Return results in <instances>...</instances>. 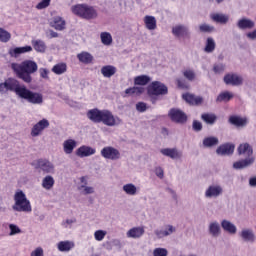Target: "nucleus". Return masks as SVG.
Instances as JSON below:
<instances>
[{
  "label": "nucleus",
  "mask_w": 256,
  "mask_h": 256,
  "mask_svg": "<svg viewBox=\"0 0 256 256\" xmlns=\"http://www.w3.org/2000/svg\"><path fill=\"white\" fill-rule=\"evenodd\" d=\"M73 247H75V243L68 241V240L60 241L57 244L58 251H61V253H67V252L71 251V249H73Z\"/></svg>",
  "instance_id": "412c9836"
},
{
  "label": "nucleus",
  "mask_w": 256,
  "mask_h": 256,
  "mask_svg": "<svg viewBox=\"0 0 256 256\" xmlns=\"http://www.w3.org/2000/svg\"><path fill=\"white\" fill-rule=\"evenodd\" d=\"M143 91H145V89H143V87H137L134 86V95H141L143 93Z\"/></svg>",
  "instance_id": "052dcab7"
},
{
  "label": "nucleus",
  "mask_w": 256,
  "mask_h": 256,
  "mask_svg": "<svg viewBox=\"0 0 256 256\" xmlns=\"http://www.w3.org/2000/svg\"><path fill=\"white\" fill-rule=\"evenodd\" d=\"M201 119L204 121V123H206V125H215L217 121V115L213 113H203L201 115Z\"/></svg>",
  "instance_id": "cd10ccee"
},
{
  "label": "nucleus",
  "mask_w": 256,
  "mask_h": 256,
  "mask_svg": "<svg viewBox=\"0 0 256 256\" xmlns=\"http://www.w3.org/2000/svg\"><path fill=\"white\" fill-rule=\"evenodd\" d=\"M162 155L166 157H170L171 159H179L180 155L177 149L173 148H165L161 150Z\"/></svg>",
  "instance_id": "7c9ffc66"
},
{
  "label": "nucleus",
  "mask_w": 256,
  "mask_h": 256,
  "mask_svg": "<svg viewBox=\"0 0 256 256\" xmlns=\"http://www.w3.org/2000/svg\"><path fill=\"white\" fill-rule=\"evenodd\" d=\"M14 201L15 203L12 206L14 211H18L19 213H31V202L27 199V196L22 190H19L14 194Z\"/></svg>",
  "instance_id": "423d86ee"
},
{
  "label": "nucleus",
  "mask_w": 256,
  "mask_h": 256,
  "mask_svg": "<svg viewBox=\"0 0 256 256\" xmlns=\"http://www.w3.org/2000/svg\"><path fill=\"white\" fill-rule=\"evenodd\" d=\"M209 231L213 237H217L221 231V228L217 223L214 222L210 224Z\"/></svg>",
  "instance_id": "37998d69"
},
{
  "label": "nucleus",
  "mask_w": 256,
  "mask_h": 256,
  "mask_svg": "<svg viewBox=\"0 0 256 256\" xmlns=\"http://www.w3.org/2000/svg\"><path fill=\"white\" fill-rule=\"evenodd\" d=\"M51 5V0H42L36 5V9H47Z\"/></svg>",
  "instance_id": "49530a36"
},
{
  "label": "nucleus",
  "mask_w": 256,
  "mask_h": 256,
  "mask_svg": "<svg viewBox=\"0 0 256 256\" xmlns=\"http://www.w3.org/2000/svg\"><path fill=\"white\" fill-rule=\"evenodd\" d=\"M49 33H50L49 39H55V38L59 37V33L55 32L53 30H50Z\"/></svg>",
  "instance_id": "680f3d73"
},
{
  "label": "nucleus",
  "mask_w": 256,
  "mask_h": 256,
  "mask_svg": "<svg viewBox=\"0 0 256 256\" xmlns=\"http://www.w3.org/2000/svg\"><path fill=\"white\" fill-rule=\"evenodd\" d=\"M221 225H222V228L224 229V231H227L228 233H231L232 235H235V233H237V227H235V225H233L231 222H229L227 220H223Z\"/></svg>",
  "instance_id": "72a5a7b5"
},
{
  "label": "nucleus",
  "mask_w": 256,
  "mask_h": 256,
  "mask_svg": "<svg viewBox=\"0 0 256 256\" xmlns=\"http://www.w3.org/2000/svg\"><path fill=\"white\" fill-rule=\"evenodd\" d=\"M172 33L175 37H184L185 39H191V34L187 27L183 25H177L172 28Z\"/></svg>",
  "instance_id": "ddd939ff"
},
{
  "label": "nucleus",
  "mask_w": 256,
  "mask_h": 256,
  "mask_svg": "<svg viewBox=\"0 0 256 256\" xmlns=\"http://www.w3.org/2000/svg\"><path fill=\"white\" fill-rule=\"evenodd\" d=\"M247 37H248L249 39H256V30H254V31H252V32H249V33L247 34Z\"/></svg>",
  "instance_id": "69168bd1"
},
{
  "label": "nucleus",
  "mask_w": 256,
  "mask_h": 256,
  "mask_svg": "<svg viewBox=\"0 0 256 256\" xmlns=\"http://www.w3.org/2000/svg\"><path fill=\"white\" fill-rule=\"evenodd\" d=\"M52 73L55 75H63V73H67V64L66 63H58L53 66Z\"/></svg>",
  "instance_id": "2f4dec72"
},
{
  "label": "nucleus",
  "mask_w": 256,
  "mask_h": 256,
  "mask_svg": "<svg viewBox=\"0 0 256 256\" xmlns=\"http://www.w3.org/2000/svg\"><path fill=\"white\" fill-rule=\"evenodd\" d=\"M106 235H107V232H105L103 230H97L94 233V237H95L96 241H103V239H105Z\"/></svg>",
  "instance_id": "09e8293b"
},
{
  "label": "nucleus",
  "mask_w": 256,
  "mask_h": 256,
  "mask_svg": "<svg viewBox=\"0 0 256 256\" xmlns=\"http://www.w3.org/2000/svg\"><path fill=\"white\" fill-rule=\"evenodd\" d=\"M183 75L188 81H194L195 80V72L193 70H185L183 72Z\"/></svg>",
  "instance_id": "8fccbe9b"
},
{
  "label": "nucleus",
  "mask_w": 256,
  "mask_h": 256,
  "mask_svg": "<svg viewBox=\"0 0 256 256\" xmlns=\"http://www.w3.org/2000/svg\"><path fill=\"white\" fill-rule=\"evenodd\" d=\"M144 23L149 31L157 29V19H155V16H145Z\"/></svg>",
  "instance_id": "a878e982"
},
{
  "label": "nucleus",
  "mask_w": 256,
  "mask_h": 256,
  "mask_svg": "<svg viewBox=\"0 0 256 256\" xmlns=\"http://www.w3.org/2000/svg\"><path fill=\"white\" fill-rule=\"evenodd\" d=\"M123 191L126 193V195H137V187L135 184H125L123 186Z\"/></svg>",
  "instance_id": "ea45409f"
},
{
  "label": "nucleus",
  "mask_w": 256,
  "mask_h": 256,
  "mask_svg": "<svg viewBox=\"0 0 256 256\" xmlns=\"http://www.w3.org/2000/svg\"><path fill=\"white\" fill-rule=\"evenodd\" d=\"M31 256H44L43 248L38 247L34 251L31 252Z\"/></svg>",
  "instance_id": "13d9d810"
},
{
  "label": "nucleus",
  "mask_w": 256,
  "mask_h": 256,
  "mask_svg": "<svg viewBox=\"0 0 256 256\" xmlns=\"http://www.w3.org/2000/svg\"><path fill=\"white\" fill-rule=\"evenodd\" d=\"M31 51H33V47H31V46H24V47L11 48L8 51V53H9L10 57H14L15 59H17V57L22 55V53H29Z\"/></svg>",
  "instance_id": "4468645a"
},
{
  "label": "nucleus",
  "mask_w": 256,
  "mask_h": 256,
  "mask_svg": "<svg viewBox=\"0 0 256 256\" xmlns=\"http://www.w3.org/2000/svg\"><path fill=\"white\" fill-rule=\"evenodd\" d=\"M199 29L201 33H213V31H215V27L209 24H202L199 26Z\"/></svg>",
  "instance_id": "a18cd8bd"
},
{
  "label": "nucleus",
  "mask_w": 256,
  "mask_h": 256,
  "mask_svg": "<svg viewBox=\"0 0 256 256\" xmlns=\"http://www.w3.org/2000/svg\"><path fill=\"white\" fill-rule=\"evenodd\" d=\"M126 95H135V87H130L125 90Z\"/></svg>",
  "instance_id": "e2e57ef3"
},
{
  "label": "nucleus",
  "mask_w": 256,
  "mask_h": 256,
  "mask_svg": "<svg viewBox=\"0 0 256 256\" xmlns=\"http://www.w3.org/2000/svg\"><path fill=\"white\" fill-rule=\"evenodd\" d=\"M154 256H167V249L165 248H156L153 251Z\"/></svg>",
  "instance_id": "603ef678"
},
{
  "label": "nucleus",
  "mask_w": 256,
  "mask_h": 256,
  "mask_svg": "<svg viewBox=\"0 0 256 256\" xmlns=\"http://www.w3.org/2000/svg\"><path fill=\"white\" fill-rule=\"evenodd\" d=\"M47 128H49V120L44 118L32 127L31 136L39 137V135H41V133H43V131H45Z\"/></svg>",
  "instance_id": "9d476101"
},
{
  "label": "nucleus",
  "mask_w": 256,
  "mask_h": 256,
  "mask_svg": "<svg viewBox=\"0 0 256 256\" xmlns=\"http://www.w3.org/2000/svg\"><path fill=\"white\" fill-rule=\"evenodd\" d=\"M7 91L16 93L20 99H25L32 105H41L43 103V95L41 93L29 90L27 86L21 85L19 80L15 78H8L5 82L0 83V93H7Z\"/></svg>",
  "instance_id": "f257e3e1"
},
{
  "label": "nucleus",
  "mask_w": 256,
  "mask_h": 256,
  "mask_svg": "<svg viewBox=\"0 0 256 256\" xmlns=\"http://www.w3.org/2000/svg\"><path fill=\"white\" fill-rule=\"evenodd\" d=\"M182 99L188 103V105L199 106L203 103V97L195 96L189 92L182 94Z\"/></svg>",
  "instance_id": "f8f14e48"
},
{
  "label": "nucleus",
  "mask_w": 256,
  "mask_h": 256,
  "mask_svg": "<svg viewBox=\"0 0 256 256\" xmlns=\"http://www.w3.org/2000/svg\"><path fill=\"white\" fill-rule=\"evenodd\" d=\"M84 191L86 195H89L93 193L94 190H93V187H85Z\"/></svg>",
  "instance_id": "338daca9"
},
{
  "label": "nucleus",
  "mask_w": 256,
  "mask_h": 256,
  "mask_svg": "<svg viewBox=\"0 0 256 256\" xmlns=\"http://www.w3.org/2000/svg\"><path fill=\"white\" fill-rule=\"evenodd\" d=\"M11 69L18 79H21L24 83H31V81H33L31 75H33V73H37V69H39V67L37 66V62L33 60H24L20 64L12 63Z\"/></svg>",
  "instance_id": "7ed1b4c3"
},
{
  "label": "nucleus",
  "mask_w": 256,
  "mask_h": 256,
  "mask_svg": "<svg viewBox=\"0 0 256 256\" xmlns=\"http://www.w3.org/2000/svg\"><path fill=\"white\" fill-rule=\"evenodd\" d=\"M234 151H235V145L223 144L217 148L216 153L218 155H233Z\"/></svg>",
  "instance_id": "a211bd4d"
},
{
  "label": "nucleus",
  "mask_w": 256,
  "mask_h": 256,
  "mask_svg": "<svg viewBox=\"0 0 256 256\" xmlns=\"http://www.w3.org/2000/svg\"><path fill=\"white\" fill-rule=\"evenodd\" d=\"M53 185H55V179L52 176H46L42 181V187L49 191V189H53Z\"/></svg>",
  "instance_id": "c9c22d12"
},
{
  "label": "nucleus",
  "mask_w": 256,
  "mask_h": 256,
  "mask_svg": "<svg viewBox=\"0 0 256 256\" xmlns=\"http://www.w3.org/2000/svg\"><path fill=\"white\" fill-rule=\"evenodd\" d=\"M238 155H243L246 159L234 162V169H245V167H250L255 163V157L253 156V147L249 143H242L237 148Z\"/></svg>",
  "instance_id": "20e7f679"
},
{
  "label": "nucleus",
  "mask_w": 256,
  "mask_h": 256,
  "mask_svg": "<svg viewBox=\"0 0 256 256\" xmlns=\"http://www.w3.org/2000/svg\"><path fill=\"white\" fill-rule=\"evenodd\" d=\"M31 45L36 53H45L47 51V44L41 39L32 40Z\"/></svg>",
  "instance_id": "aec40b11"
},
{
  "label": "nucleus",
  "mask_w": 256,
  "mask_h": 256,
  "mask_svg": "<svg viewBox=\"0 0 256 256\" xmlns=\"http://www.w3.org/2000/svg\"><path fill=\"white\" fill-rule=\"evenodd\" d=\"M192 127H193L194 131H201V129H203V124H201V122H199L197 120H194Z\"/></svg>",
  "instance_id": "6e6d98bb"
},
{
  "label": "nucleus",
  "mask_w": 256,
  "mask_h": 256,
  "mask_svg": "<svg viewBox=\"0 0 256 256\" xmlns=\"http://www.w3.org/2000/svg\"><path fill=\"white\" fill-rule=\"evenodd\" d=\"M77 59L80 63H84V65H89L93 63V55L89 52H81L77 54Z\"/></svg>",
  "instance_id": "393cba45"
},
{
  "label": "nucleus",
  "mask_w": 256,
  "mask_h": 256,
  "mask_svg": "<svg viewBox=\"0 0 256 256\" xmlns=\"http://www.w3.org/2000/svg\"><path fill=\"white\" fill-rule=\"evenodd\" d=\"M75 147H77V142L73 139L65 140L63 143V149H64V153H66V155H71V153H73V150L75 149Z\"/></svg>",
  "instance_id": "b1692460"
},
{
  "label": "nucleus",
  "mask_w": 256,
  "mask_h": 256,
  "mask_svg": "<svg viewBox=\"0 0 256 256\" xmlns=\"http://www.w3.org/2000/svg\"><path fill=\"white\" fill-rule=\"evenodd\" d=\"M167 93H169V88L159 81H153L147 87V95L150 97V101L153 105L159 101V95H167Z\"/></svg>",
  "instance_id": "39448f33"
},
{
  "label": "nucleus",
  "mask_w": 256,
  "mask_h": 256,
  "mask_svg": "<svg viewBox=\"0 0 256 256\" xmlns=\"http://www.w3.org/2000/svg\"><path fill=\"white\" fill-rule=\"evenodd\" d=\"M117 73V67L113 65H106L101 68V74L103 77H106L107 79H110V77H113Z\"/></svg>",
  "instance_id": "4be33fe9"
},
{
  "label": "nucleus",
  "mask_w": 256,
  "mask_h": 256,
  "mask_svg": "<svg viewBox=\"0 0 256 256\" xmlns=\"http://www.w3.org/2000/svg\"><path fill=\"white\" fill-rule=\"evenodd\" d=\"M100 153L104 159H109L110 161H117L118 159H121V152L113 146L104 147Z\"/></svg>",
  "instance_id": "6e6552de"
},
{
  "label": "nucleus",
  "mask_w": 256,
  "mask_h": 256,
  "mask_svg": "<svg viewBox=\"0 0 256 256\" xmlns=\"http://www.w3.org/2000/svg\"><path fill=\"white\" fill-rule=\"evenodd\" d=\"M95 153H97V150L89 146H81L76 151L78 157H90V155H95Z\"/></svg>",
  "instance_id": "6ab92c4d"
},
{
  "label": "nucleus",
  "mask_w": 256,
  "mask_h": 256,
  "mask_svg": "<svg viewBox=\"0 0 256 256\" xmlns=\"http://www.w3.org/2000/svg\"><path fill=\"white\" fill-rule=\"evenodd\" d=\"M224 83L226 85H232L233 87H239V85H243V77L237 74H226L224 76Z\"/></svg>",
  "instance_id": "9b49d317"
},
{
  "label": "nucleus",
  "mask_w": 256,
  "mask_h": 256,
  "mask_svg": "<svg viewBox=\"0 0 256 256\" xmlns=\"http://www.w3.org/2000/svg\"><path fill=\"white\" fill-rule=\"evenodd\" d=\"M230 125H234V127H246L248 120L247 118H243L237 115H232L228 119Z\"/></svg>",
  "instance_id": "dca6fc26"
},
{
  "label": "nucleus",
  "mask_w": 256,
  "mask_h": 256,
  "mask_svg": "<svg viewBox=\"0 0 256 256\" xmlns=\"http://www.w3.org/2000/svg\"><path fill=\"white\" fill-rule=\"evenodd\" d=\"M215 47H216L215 40H213V38H207L204 51L206 53H213L215 51Z\"/></svg>",
  "instance_id": "a19ab883"
},
{
  "label": "nucleus",
  "mask_w": 256,
  "mask_h": 256,
  "mask_svg": "<svg viewBox=\"0 0 256 256\" xmlns=\"http://www.w3.org/2000/svg\"><path fill=\"white\" fill-rule=\"evenodd\" d=\"M37 167L45 173H53V164L47 160L40 159L37 161Z\"/></svg>",
  "instance_id": "5701e85b"
},
{
  "label": "nucleus",
  "mask_w": 256,
  "mask_h": 256,
  "mask_svg": "<svg viewBox=\"0 0 256 256\" xmlns=\"http://www.w3.org/2000/svg\"><path fill=\"white\" fill-rule=\"evenodd\" d=\"M177 86L179 89H189V84H187V81L179 78L176 80Z\"/></svg>",
  "instance_id": "864d4df0"
},
{
  "label": "nucleus",
  "mask_w": 256,
  "mask_h": 256,
  "mask_svg": "<svg viewBox=\"0 0 256 256\" xmlns=\"http://www.w3.org/2000/svg\"><path fill=\"white\" fill-rule=\"evenodd\" d=\"M100 39L103 45H111V43H113V36H111V33L109 32H102L100 34Z\"/></svg>",
  "instance_id": "58836bf2"
},
{
  "label": "nucleus",
  "mask_w": 256,
  "mask_h": 256,
  "mask_svg": "<svg viewBox=\"0 0 256 256\" xmlns=\"http://www.w3.org/2000/svg\"><path fill=\"white\" fill-rule=\"evenodd\" d=\"M203 145L205 147H215V145H219V139L217 137H206L203 140Z\"/></svg>",
  "instance_id": "e433bc0d"
},
{
  "label": "nucleus",
  "mask_w": 256,
  "mask_h": 256,
  "mask_svg": "<svg viewBox=\"0 0 256 256\" xmlns=\"http://www.w3.org/2000/svg\"><path fill=\"white\" fill-rule=\"evenodd\" d=\"M0 41L2 43H9V41H11V33L3 28H0Z\"/></svg>",
  "instance_id": "79ce46f5"
},
{
  "label": "nucleus",
  "mask_w": 256,
  "mask_h": 256,
  "mask_svg": "<svg viewBox=\"0 0 256 256\" xmlns=\"http://www.w3.org/2000/svg\"><path fill=\"white\" fill-rule=\"evenodd\" d=\"M250 187H256V177H252L249 179Z\"/></svg>",
  "instance_id": "0e129e2a"
},
{
  "label": "nucleus",
  "mask_w": 256,
  "mask_h": 256,
  "mask_svg": "<svg viewBox=\"0 0 256 256\" xmlns=\"http://www.w3.org/2000/svg\"><path fill=\"white\" fill-rule=\"evenodd\" d=\"M87 117L92 123H103L107 127H115L121 123V119L113 115L112 111L107 109L99 110V108H93L88 110Z\"/></svg>",
  "instance_id": "f03ea898"
},
{
  "label": "nucleus",
  "mask_w": 256,
  "mask_h": 256,
  "mask_svg": "<svg viewBox=\"0 0 256 256\" xmlns=\"http://www.w3.org/2000/svg\"><path fill=\"white\" fill-rule=\"evenodd\" d=\"M65 25V20L61 17H55L51 22V27L56 29V31H63V29H65Z\"/></svg>",
  "instance_id": "bb28decb"
},
{
  "label": "nucleus",
  "mask_w": 256,
  "mask_h": 256,
  "mask_svg": "<svg viewBox=\"0 0 256 256\" xmlns=\"http://www.w3.org/2000/svg\"><path fill=\"white\" fill-rule=\"evenodd\" d=\"M223 188L219 185H212L209 186L208 189L205 192V197L211 198V197H219V195H222Z\"/></svg>",
  "instance_id": "f3484780"
},
{
  "label": "nucleus",
  "mask_w": 256,
  "mask_h": 256,
  "mask_svg": "<svg viewBox=\"0 0 256 256\" xmlns=\"http://www.w3.org/2000/svg\"><path fill=\"white\" fill-rule=\"evenodd\" d=\"M237 25L239 29H253V27H255V22L247 18H243L238 21Z\"/></svg>",
  "instance_id": "c85d7f7f"
},
{
  "label": "nucleus",
  "mask_w": 256,
  "mask_h": 256,
  "mask_svg": "<svg viewBox=\"0 0 256 256\" xmlns=\"http://www.w3.org/2000/svg\"><path fill=\"white\" fill-rule=\"evenodd\" d=\"M136 110L139 113H145V111H147V104L145 102H138L136 104Z\"/></svg>",
  "instance_id": "3c124183"
},
{
  "label": "nucleus",
  "mask_w": 256,
  "mask_h": 256,
  "mask_svg": "<svg viewBox=\"0 0 256 256\" xmlns=\"http://www.w3.org/2000/svg\"><path fill=\"white\" fill-rule=\"evenodd\" d=\"M9 229H10V233H9L10 236L17 235V234L21 233V228H19L15 224H9Z\"/></svg>",
  "instance_id": "de8ad7c7"
},
{
  "label": "nucleus",
  "mask_w": 256,
  "mask_h": 256,
  "mask_svg": "<svg viewBox=\"0 0 256 256\" xmlns=\"http://www.w3.org/2000/svg\"><path fill=\"white\" fill-rule=\"evenodd\" d=\"M126 235L130 239H140V237H143V235H145V228L143 226L133 227L130 230H128Z\"/></svg>",
  "instance_id": "2eb2a0df"
},
{
  "label": "nucleus",
  "mask_w": 256,
  "mask_h": 256,
  "mask_svg": "<svg viewBox=\"0 0 256 256\" xmlns=\"http://www.w3.org/2000/svg\"><path fill=\"white\" fill-rule=\"evenodd\" d=\"M212 21L215 23H221V25H225L227 21H229V17L224 14L215 13L211 15Z\"/></svg>",
  "instance_id": "473e14b6"
},
{
  "label": "nucleus",
  "mask_w": 256,
  "mask_h": 256,
  "mask_svg": "<svg viewBox=\"0 0 256 256\" xmlns=\"http://www.w3.org/2000/svg\"><path fill=\"white\" fill-rule=\"evenodd\" d=\"M241 237L244 241H255V234H253V231L249 229L242 230Z\"/></svg>",
  "instance_id": "4c0bfd02"
},
{
  "label": "nucleus",
  "mask_w": 256,
  "mask_h": 256,
  "mask_svg": "<svg viewBox=\"0 0 256 256\" xmlns=\"http://www.w3.org/2000/svg\"><path fill=\"white\" fill-rule=\"evenodd\" d=\"M233 99V94L229 91L222 92L216 98L217 103H223V101H231Z\"/></svg>",
  "instance_id": "f704fd0d"
},
{
  "label": "nucleus",
  "mask_w": 256,
  "mask_h": 256,
  "mask_svg": "<svg viewBox=\"0 0 256 256\" xmlns=\"http://www.w3.org/2000/svg\"><path fill=\"white\" fill-rule=\"evenodd\" d=\"M71 11L82 19H95L97 17V10L87 4H76L71 7Z\"/></svg>",
  "instance_id": "0eeeda50"
},
{
  "label": "nucleus",
  "mask_w": 256,
  "mask_h": 256,
  "mask_svg": "<svg viewBox=\"0 0 256 256\" xmlns=\"http://www.w3.org/2000/svg\"><path fill=\"white\" fill-rule=\"evenodd\" d=\"M40 77H42V79H49V70H47V68H41Z\"/></svg>",
  "instance_id": "4d7b16f0"
},
{
  "label": "nucleus",
  "mask_w": 256,
  "mask_h": 256,
  "mask_svg": "<svg viewBox=\"0 0 256 256\" xmlns=\"http://www.w3.org/2000/svg\"><path fill=\"white\" fill-rule=\"evenodd\" d=\"M149 83H151V77L147 75H140L134 78V85L145 86L149 85Z\"/></svg>",
  "instance_id": "c756f323"
},
{
  "label": "nucleus",
  "mask_w": 256,
  "mask_h": 256,
  "mask_svg": "<svg viewBox=\"0 0 256 256\" xmlns=\"http://www.w3.org/2000/svg\"><path fill=\"white\" fill-rule=\"evenodd\" d=\"M155 173H156L157 177H159L160 179H163V177H164L163 168H161V167L156 168Z\"/></svg>",
  "instance_id": "bf43d9fd"
},
{
  "label": "nucleus",
  "mask_w": 256,
  "mask_h": 256,
  "mask_svg": "<svg viewBox=\"0 0 256 256\" xmlns=\"http://www.w3.org/2000/svg\"><path fill=\"white\" fill-rule=\"evenodd\" d=\"M213 71L214 73H223V71H225V65L223 64H215L213 67Z\"/></svg>",
  "instance_id": "5fc2aeb1"
},
{
  "label": "nucleus",
  "mask_w": 256,
  "mask_h": 256,
  "mask_svg": "<svg viewBox=\"0 0 256 256\" xmlns=\"http://www.w3.org/2000/svg\"><path fill=\"white\" fill-rule=\"evenodd\" d=\"M169 193H171V195L173 196V199H177V195L175 194V192L171 189H168Z\"/></svg>",
  "instance_id": "774afa93"
},
{
  "label": "nucleus",
  "mask_w": 256,
  "mask_h": 256,
  "mask_svg": "<svg viewBox=\"0 0 256 256\" xmlns=\"http://www.w3.org/2000/svg\"><path fill=\"white\" fill-rule=\"evenodd\" d=\"M175 227L168 226V230L166 231H159L157 230L155 233L158 237H167V235H171V233H174Z\"/></svg>",
  "instance_id": "c03bdc74"
},
{
  "label": "nucleus",
  "mask_w": 256,
  "mask_h": 256,
  "mask_svg": "<svg viewBox=\"0 0 256 256\" xmlns=\"http://www.w3.org/2000/svg\"><path fill=\"white\" fill-rule=\"evenodd\" d=\"M168 115L174 123H187V114L177 108H172Z\"/></svg>",
  "instance_id": "1a4fd4ad"
}]
</instances>
